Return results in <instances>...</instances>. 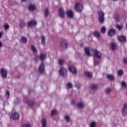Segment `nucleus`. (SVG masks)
Masks as SVG:
<instances>
[{"instance_id":"f257e3e1","label":"nucleus","mask_w":127,"mask_h":127,"mask_svg":"<svg viewBox=\"0 0 127 127\" xmlns=\"http://www.w3.org/2000/svg\"><path fill=\"white\" fill-rule=\"evenodd\" d=\"M31 50L32 51L33 54L35 55L34 61L35 62H38V59L39 57L37 55L38 53V51H37V49H36V47L34 45H31Z\"/></svg>"},{"instance_id":"f03ea898","label":"nucleus","mask_w":127,"mask_h":127,"mask_svg":"<svg viewBox=\"0 0 127 127\" xmlns=\"http://www.w3.org/2000/svg\"><path fill=\"white\" fill-rule=\"evenodd\" d=\"M83 5L82 4L78 2L75 4L74 9L77 12H82L83 10Z\"/></svg>"},{"instance_id":"7ed1b4c3","label":"nucleus","mask_w":127,"mask_h":127,"mask_svg":"<svg viewBox=\"0 0 127 127\" xmlns=\"http://www.w3.org/2000/svg\"><path fill=\"white\" fill-rule=\"evenodd\" d=\"M59 73L60 76H62V77H66V76H67V71L66 68L62 67L60 69Z\"/></svg>"},{"instance_id":"20e7f679","label":"nucleus","mask_w":127,"mask_h":127,"mask_svg":"<svg viewBox=\"0 0 127 127\" xmlns=\"http://www.w3.org/2000/svg\"><path fill=\"white\" fill-rule=\"evenodd\" d=\"M0 73L2 78L6 79V77H7V70L5 68H0Z\"/></svg>"},{"instance_id":"39448f33","label":"nucleus","mask_w":127,"mask_h":127,"mask_svg":"<svg viewBox=\"0 0 127 127\" xmlns=\"http://www.w3.org/2000/svg\"><path fill=\"white\" fill-rule=\"evenodd\" d=\"M38 71L40 75L44 74V72H45V66H44V64H43V62H42L39 66L38 68Z\"/></svg>"},{"instance_id":"423d86ee","label":"nucleus","mask_w":127,"mask_h":127,"mask_svg":"<svg viewBox=\"0 0 127 127\" xmlns=\"http://www.w3.org/2000/svg\"><path fill=\"white\" fill-rule=\"evenodd\" d=\"M99 19L100 23H104L105 21V13L104 12L101 11L99 13Z\"/></svg>"},{"instance_id":"0eeeda50","label":"nucleus","mask_w":127,"mask_h":127,"mask_svg":"<svg viewBox=\"0 0 127 127\" xmlns=\"http://www.w3.org/2000/svg\"><path fill=\"white\" fill-rule=\"evenodd\" d=\"M68 70L69 71H70V72H71V73L73 74V75H77V74H78L77 69L74 66H69Z\"/></svg>"},{"instance_id":"6e6552de","label":"nucleus","mask_w":127,"mask_h":127,"mask_svg":"<svg viewBox=\"0 0 127 127\" xmlns=\"http://www.w3.org/2000/svg\"><path fill=\"white\" fill-rule=\"evenodd\" d=\"M117 33V31L116 29L114 28H112L108 31V35L109 36H111V37H113V36H114V35H116Z\"/></svg>"},{"instance_id":"1a4fd4ad","label":"nucleus","mask_w":127,"mask_h":127,"mask_svg":"<svg viewBox=\"0 0 127 127\" xmlns=\"http://www.w3.org/2000/svg\"><path fill=\"white\" fill-rule=\"evenodd\" d=\"M59 15L61 18H64L65 17V11L62 8H60L59 9Z\"/></svg>"},{"instance_id":"9d476101","label":"nucleus","mask_w":127,"mask_h":127,"mask_svg":"<svg viewBox=\"0 0 127 127\" xmlns=\"http://www.w3.org/2000/svg\"><path fill=\"white\" fill-rule=\"evenodd\" d=\"M94 56L96 58L101 59L102 58V53L97 50H94Z\"/></svg>"},{"instance_id":"9b49d317","label":"nucleus","mask_w":127,"mask_h":127,"mask_svg":"<svg viewBox=\"0 0 127 127\" xmlns=\"http://www.w3.org/2000/svg\"><path fill=\"white\" fill-rule=\"evenodd\" d=\"M117 38L120 42H126V41H127V37H126V36H118Z\"/></svg>"},{"instance_id":"f8f14e48","label":"nucleus","mask_w":127,"mask_h":127,"mask_svg":"<svg viewBox=\"0 0 127 127\" xmlns=\"http://www.w3.org/2000/svg\"><path fill=\"white\" fill-rule=\"evenodd\" d=\"M37 24V21L36 20H31L30 22H28V26L30 27H31V26H36V25Z\"/></svg>"},{"instance_id":"ddd939ff","label":"nucleus","mask_w":127,"mask_h":127,"mask_svg":"<svg viewBox=\"0 0 127 127\" xmlns=\"http://www.w3.org/2000/svg\"><path fill=\"white\" fill-rule=\"evenodd\" d=\"M66 14L69 18H73L74 17V13L72 10H68L66 11Z\"/></svg>"},{"instance_id":"4468645a","label":"nucleus","mask_w":127,"mask_h":127,"mask_svg":"<svg viewBox=\"0 0 127 127\" xmlns=\"http://www.w3.org/2000/svg\"><path fill=\"white\" fill-rule=\"evenodd\" d=\"M122 114L123 116H127V104H125L124 105V107L122 109Z\"/></svg>"},{"instance_id":"2eb2a0df","label":"nucleus","mask_w":127,"mask_h":127,"mask_svg":"<svg viewBox=\"0 0 127 127\" xmlns=\"http://www.w3.org/2000/svg\"><path fill=\"white\" fill-rule=\"evenodd\" d=\"M61 46L64 49H66L67 48V42L65 40L62 41L61 42Z\"/></svg>"},{"instance_id":"dca6fc26","label":"nucleus","mask_w":127,"mask_h":127,"mask_svg":"<svg viewBox=\"0 0 127 127\" xmlns=\"http://www.w3.org/2000/svg\"><path fill=\"white\" fill-rule=\"evenodd\" d=\"M14 109H12V114L10 116L11 119L12 120H16V112H14Z\"/></svg>"},{"instance_id":"f3484780","label":"nucleus","mask_w":127,"mask_h":127,"mask_svg":"<svg viewBox=\"0 0 127 127\" xmlns=\"http://www.w3.org/2000/svg\"><path fill=\"white\" fill-rule=\"evenodd\" d=\"M84 51L87 56H91V53H90V48L87 47H85Z\"/></svg>"},{"instance_id":"a211bd4d","label":"nucleus","mask_w":127,"mask_h":127,"mask_svg":"<svg viewBox=\"0 0 127 127\" xmlns=\"http://www.w3.org/2000/svg\"><path fill=\"white\" fill-rule=\"evenodd\" d=\"M28 8L29 10H30L31 11H33L34 10H35V9H36V6H35V4H31L29 5Z\"/></svg>"},{"instance_id":"6ab92c4d","label":"nucleus","mask_w":127,"mask_h":127,"mask_svg":"<svg viewBox=\"0 0 127 127\" xmlns=\"http://www.w3.org/2000/svg\"><path fill=\"white\" fill-rule=\"evenodd\" d=\"M26 104L29 107L32 108L34 106V101L28 100L26 101Z\"/></svg>"},{"instance_id":"aec40b11","label":"nucleus","mask_w":127,"mask_h":127,"mask_svg":"<svg viewBox=\"0 0 127 127\" xmlns=\"http://www.w3.org/2000/svg\"><path fill=\"white\" fill-rule=\"evenodd\" d=\"M93 34L95 37L100 38L101 37V33L98 31H95L93 32Z\"/></svg>"},{"instance_id":"412c9836","label":"nucleus","mask_w":127,"mask_h":127,"mask_svg":"<svg viewBox=\"0 0 127 127\" xmlns=\"http://www.w3.org/2000/svg\"><path fill=\"white\" fill-rule=\"evenodd\" d=\"M40 59L41 61H45L46 59V54H42L40 55Z\"/></svg>"},{"instance_id":"4be33fe9","label":"nucleus","mask_w":127,"mask_h":127,"mask_svg":"<svg viewBox=\"0 0 127 127\" xmlns=\"http://www.w3.org/2000/svg\"><path fill=\"white\" fill-rule=\"evenodd\" d=\"M106 77L108 80H110L111 81H115V76L112 74L107 75Z\"/></svg>"},{"instance_id":"5701e85b","label":"nucleus","mask_w":127,"mask_h":127,"mask_svg":"<svg viewBox=\"0 0 127 127\" xmlns=\"http://www.w3.org/2000/svg\"><path fill=\"white\" fill-rule=\"evenodd\" d=\"M19 26L21 27V28H23V27L25 26V22H24V21L20 20Z\"/></svg>"},{"instance_id":"b1692460","label":"nucleus","mask_w":127,"mask_h":127,"mask_svg":"<svg viewBox=\"0 0 127 127\" xmlns=\"http://www.w3.org/2000/svg\"><path fill=\"white\" fill-rule=\"evenodd\" d=\"M46 124H47V121H46V119H43L42 121V127H46Z\"/></svg>"},{"instance_id":"393cba45","label":"nucleus","mask_w":127,"mask_h":127,"mask_svg":"<svg viewBox=\"0 0 127 127\" xmlns=\"http://www.w3.org/2000/svg\"><path fill=\"white\" fill-rule=\"evenodd\" d=\"M21 41L24 44L27 43V38L25 36H22L21 38Z\"/></svg>"},{"instance_id":"a878e982","label":"nucleus","mask_w":127,"mask_h":127,"mask_svg":"<svg viewBox=\"0 0 127 127\" xmlns=\"http://www.w3.org/2000/svg\"><path fill=\"white\" fill-rule=\"evenodd\" d=\"M45 41H46L45 37L43 35L42 36V37H41V43L44 46L45 45Z\"/></svg>"},{"instance_id":"bb28decb","label":"nucleus","mask_w":127,"mask_h":127,"mask_svg":"<svg viewBox=\"0 0 127 127\" xmlns=\"http://www.w3.org/2000/svg\"><path fill=\"white\" fill-rule=\"evenodd\" d=\"M124 75V71L123 70H119L118 71V77H122Z\"/></svg>"},{"instance_id":"cd10ccee","label":"nucleus","mask_w":127,"mask_h":127,"mask_svg":"<svg viewBox=\"0 0 127 127\" xmlns=\"http://www.w3.org/2000/svg\"><path fill=\"white\" fill-rule=\"evenodd\" d=\"M91 88L92 90H97L98 88V85L96 84H91Z\"/></svg>"},{"instance_id":"c85d7f7f","label":"nucleus","mask_w":127,"mask_h":127,"mask_svg":"<svg viewBox=\"0 0 127 127\" xmlns=\"http://www.w3.org/2000/svg\"><path fill=\"white\" fill-rule=\"evenodd\" d=\"M77 106L79 109H84V104L82 103L79 102L77 104Z\"/></svg>"},{"instance_id":"c756f323","label":"nucleus","mask_w":127,"mask_h":127,"mask_svg":"<svg viewBox=\"0 0 127 127\" xmlns=\"http://www.w3.org/2000/svg\"><path fill=\"white\" fill-rule=\"evenodd\" d=\"M45 15L46 17H47L49 15V9L48 8H46V9L45 10Z\"/></svg>"},{"instance_id":"7c9ffc66","label":"nucleus","mask_w":127,"mask_h":127,"mask_svg":"<svg viewBox=\"0 0 127 127\" xmlns=\"http://www.w3.org/2000/svg\"><path fill=\"white\" fill-rule=\"evenodd\" d=\"M84 75L88 77V78H92V73L89 72H84Z\"/></svg>"},{"instance_id":"2f4dec72","label":"nucleus","mask_w":127,"mask_h":127,"mask_svg":"<svg viewBox=\"0 0 127 127\" xmlns=\"http://www.w3.org/2000/svg\"><path fill=\"white\" fill-rule=\"evenodd\" d=\"M123 25H120L119 24L116 25V28L119 30V31H122V29H123Z\"/></svg>"},{"instance_id":"473e14b6","label":"nucleus","mask_w":127,"mask_h":127,"mask_svg":"<svg viewBox=\"0 0 127 127\" xmlns=\"http://www.w3.org/2000/svg\"><path fill=\"white\" fill-rule=\"evenodd\" d=\"M59 64L60 66H62L64 64V60L63 59H60L59 60Z\"/></svg>"},{"instance_id":"72a5a7b5","label":"nucleus","mask_w":127,"mask_h":127,"mask_svg":"<svg viewBox=\"0 0 127 127\" xmlns=\"http://www.w3.org/2000/svg\"><path fill=\"white\" fill-rule=\"evenodd\" d=\"M121 85H122V87H123V88H127V83H126V82L122 81L121 82Z\"/></svg>"},{"instance_id":"f704fd0d","label":"nucleus","mask_w":127,"mask_h":127,"mask_svg":"<svg viewBox=\"0 0 127 127\" xmlns=\"http://www.w3.org/2000/svg\"><path fill=\"white\" fill-rule=\"evenodd\" d=\"M101 31L102 33H103V34L106 33V27H102L101 29Z\"/></svg>"},{"instance_id":"c9c22d12","label":"nucleus","mask_w":127,"mask_h":127,"mask_svg":"<svg viewBox=\"0 0 127 127\" xmlns=\"http://www.w3.org/2000/svg\"><path fill=\"white\" fill-rule=\"evenodd\" d=\"M111 47L112 50H115L116 49V44L112 43L111 45Z\"/></svg>"},{"instance_id":"e433bc0d","label":"nucleus","mask_w":127,"mask_h":127,"mask_svg":"<svg viewBox=\"0 0 127 127\" xmlns=\"http://www.w3.org/2000/svg\"><path fill=\"white\" fill-rule=\"evenodd\" d=\"M64 119L67 123H69L70 122V117L69 116H65Z\"/></svg>"},{"instance_id":"4c0bfd02","label":"nucleus","mask_w":127,"mask_h":127,"mask_svg":"<svg viewBox=\"0 0 127 127\" xmlns=\"http://www.w3.org/2000/svg\"><path fill=\"white\" fill-rule=\"evenodd\" d=\"M5 96L6 97H7V99L9 98V96H10V93H9V91L8 90L6 91Z\"/></svg>"},{"instance_id":"58836bf2","label":"nucleus","mask_w":127,"mask_h":127,"mask_svg":"<svg viewBox=\"0 0 127 127\" xmlns=\"http://www.w3.org/2000/svg\"><path fill=\"white\" fill-rule=\"evenodd\" d=\"M3 27L5 29V30H7L8 28H9V26L8 25V24H5L3 26Z\"/></svg>"},{"instance_id":"ea45409f","label":"nucleus","mask_w":127,"mask_h":127,"mask_svg":"<svg viewBox=\"0 0 127 127\" xmlns=\"http://www.w3.org/2000/svg\"><path fill=\"white\" fill-rule=\"evenodd\" d=\"M66 86L67 88H72L73 87V85H72V84L70 82H68Z\"/></svg>"},{"instance_id":"a19ab883","label":"nucleus","mask_w":127,"mask_h":127,"mask_svg":"<svg viewBox=\"0 0 127 127\" xmlns=\"http://www.w3.org/2000/svg\"><path fill=\"white\" fill-rule=\"evenodd\" d=\"M56 113H57V111L55 110H53L51 112V115L52 116H54V115H55L56 114Z\"/></svg>"},{"instance_id":"79ce46f5","label":"nucleus","mask_w":127,"mask_h":127,"mask_svg":"<svg viewBox=\"0 0 127 127\" xmlns=\"http://www.w3.org/2000/svg\"><path fill=\"white\" fill-rule=\"evenodd\" d=\"M90 127H96V123L92 122L90 124Z\"/></svg>"},{"instance_id":"37998d69","label":"nucleus","mask_w":127,"mask_h":127,"mask_svg":"<svg viewBox=\"0 0 127 127\" xmlns=\"http://www.w3.org/2000/svg\"><path fill=\"white\" fill-rule=\"evenodd\" d=\"M75 87L77 88V89H80V88H81V84H80V83H77L75 85Z\"/></svg>"},{"instance_id":"c03bdc74","label":"nucleus","mask_w":127,"mask_h":127,"mask_svg":"<svg viewBox=\"0 0 127 127\" xmlns=\"http://www.w3.org/2000/svg\"><path fill=\"white\" fill-rule=\"evenodd\" d=\"M106 93H107V94H110V93H111V91H112V89H111L110 88H107L106 89Z\"/></svg>"},{"instance_id":"a18cd8bd","label":"nucleus","mask_w":127,"mask_h":127,"mask_svg":"<svg viewBox=\"0 0 127 127\" xmlns=\"http://www.w3.org/2000/svg\"><path fill=\"white\" fill-rule=\"evenodd\" d=\"M22 127H31V125H30V124H25Z\"/></svg>"},{"instance_id":"49530a36","label":"nucleus","mask_w":127,"mask_h":127,"mask_svg":"<svg viewBox=\"0 0 127 127\" xmlns=\"http://www.w3.org/2000/svg\"><path fill=\"white\" fill-rule=\"evenodd\" d=\"M71 104L72 105H73V106H76V102L75 101V100H72Z\"/></svg>"},{"instance_id":"de8ad7c7","label":"nucleus","mask_w":127,"mask_h":127,"mask_svg":"<svg viewBox=\"0 0 127 127\" xmlns=\"http://www.w3.org/2000/svg\"><path fill=\"white\" fill-rule=\"evenodd\" d=\"M99 64V62L98 61H94V65H97Z\"/></svg>"},{"instance_id":"09e8293b","label":"nucleus","mask_w":127,"mask_h":127,"mask_svg":"<svg viewBox=\"0 0 127 127\" xmlns=\"http://www.w3.org/2000/svg\"><path fill=\"white\" fill-rule=\"evenodd\" d=\"M124 63L126 64H127V58H124Z\"/></svg>"},{"instance_id":"8fccbe9b","label":"nucleus","mask_w":127,"mask_h":127,"mask_svg":"<svg viewBox=\"0 0 127 127\" xmlns=\"http://www.w3.org/2000/svg\"><path fill=\"white\" fill-rule=\"evenodd\" d=\"M16 120H19V114H18V113H16Z\"/></svg>"},{"instance_id":"3c124183","label":"nucleus","mask_w":127,"mask_h":127,"mask_svg":"<svg viewBox=\"0 0 127 127\" xmlns=\"http://www.w3.org/2000/svg\"><path fill=\"white\" fill-rule=\"evenodd\" d=\"M2 36V32H0V38H1Z\"/></svg>"},{"instance_id":"603ef678","label":"nucleus","mask_w":127,"mask_h":127,"mask_svg":"<svg viewBox=\"0 0 127 127\" xmlns=\"http://www.w3.org/2000/svg\"><path fill=\"white\" fill-rule=\"evenodd\" d=\"M1 47H2V43H1V42H0V48Z\"/></svg>"},{"instance_id":"864d4df0","label":"nucleus","mask_w":127,"mask_h":127,"mask_svg":"<svg viewBox=\"0 0 127 127\" xmlns=\"http://www.w3.org/2000/svg\"><path fill=\"white\" fill-rule=\"evenodd\" d=\"M18 103V104L19 103V100H17V103Z\"/></svg>"},{"instance_id":"5fc2aeb1","label":"nucleus","mask_w":127,"mask_h":127,"mask_svg":"<svg viewBox=\"0 0 127 127\" xmlns=\"http://www.w3.org/2000/svg\"><path fill=\"white\" fill-rule=\"evenodd\" d=\"M22 1H26V0H21Z\"/></svg>"},{"instance_id":"6e6d98bb","label":"nucleus","mask_w":127,"mask_h":127,"mask_svg":"<svg viewBox=\"0 0 127 127\" xmlns=\"http://www.w3.org/2000/svg\"><path fill=\"white\" fill-rule=\"evenodd\" d=\"M126 27H127V23Z\"/></svg>"}]
</instances>
